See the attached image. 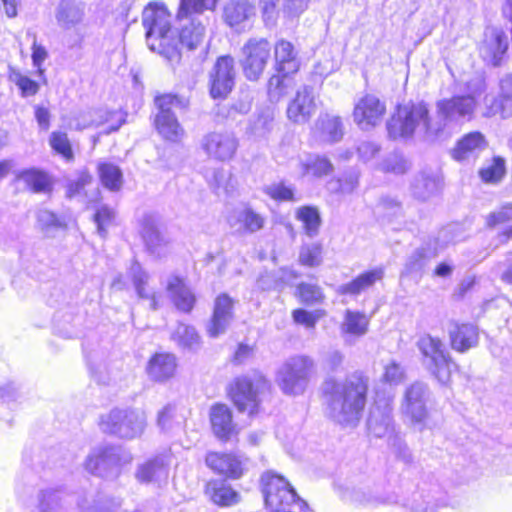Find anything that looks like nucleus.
<instances>
[{
    "instance_id": "nucleus-1",
    "label": "nucleus",
    "mask_w": 512,
    "mask_h": 512,
    "mask_svg": "<svg viewBox=\"0 0 512 512\" xmlns=\"http://www.w3.org/2000/svg\"><path fill=\"white\" fill-rule=\"evenodd\" d=\"M367 388V379L358 374L344 382L327 379L323 383V392L327 396L330 417L343 426L357 425L365 405Z\"/></svg>"
},
{
    "instance_id": "nucleus-2",
    "label": "nucleus",
    "mask_w": 512,
    "mask_h": 512,
    "mask_svg": "<svg viewBox=\"0 0 512 512\" xmlns=\"http://www.w3.org/2000/svg\"><path fill=\"white\" fill-rule=\"evenodd\" d=\"M386 128L388 136L394 140H408L418 136L434 141L444 132L443 122L430 117L424 102L399 105L387 121Z\"/></svg>"
},
{
    "instance_id": "nucleus-3",
    "label": "nucleus",
    "mask_w": 512,
    "mask_h": 512,
    "mask_svg": "<svg viewBox=\"0 0 512 512\" xmlns=\"http://www.w3.org/2000/svg\"><path fill=\"white\" fill-rule=\"evenodd\" d=\"M142 23L146 29V41L151 51L157 52L171 64L181 58L178 42L171 29V15L162 4L150 3L142 13Z\"/></svg>"
},
{
    "instance_id": "nucleus-4",
    "label": "nucleus",
    "mask_w": 512,
    "mask_h": 512,
    "mask_svg": "<svg viewBox=\"0 0 512 512\" xmlns=\"http://www.w3.org/2000/svg\"><path fill=\"white\" fill-rule=\"evenodd\" d=\"M416 346L425 370L441 385H449L453 373L458 370V365L450 356L442 340L430 334H423L418 338Z\"/></svg>"
},
{
    "instance_id": "nucleus-5",
    "label": "nucleus",
    "mask_w": 512,
    "mask_h": 512,
    "mask_svg": "<svg viewBox=\"0 0 512 512\" xmlns=\"http://www.w3.org/2000/svg\"><path fill=\"white\" fill-rule=\"evenodd\" d=\"M261 483L267 508L274 512H308L307 503L284 477L269 471L262 475Z\"/></svg>"
},
{
    "instance_id": "nucleus-6",
    "label": "nucleus",
    "mask_w": 512,
    "mask_h": 512,
    "mask_svg": "<svg viewBox=\"0 0 512 512\" xmlns=\"http://www.w3.org/2000/svg\"><path fill=\"white\" fill-rule=\"evenodd\" d=\"M132 459L131 453L121 447L98 446L89 453L84 467L93 475L116 479L121 474L122 468L130 464Z\"/></svg>"
},
{
    "instance_id": "nucleus-7",
    "label": "nucleus",
    "mask_w": 512,
    "mask_h": 512,
    "mask_svg": "<svg viewBox=\"0 0 512 512\" xmlns=\"http://www.w3.org/2000/svg\"><path fill=\"white\" fill-rule=\"evenodd\" d=\"M158 109L154 124L158 133L171 142H179L185 136V130L173 113V109H183L187 106L184 99L173 94H164L155 98Z\"/></svg>"
},
{
    "instance_id": "nucleus-8",
    "label": "nucleus",
    "mask_w": 512,
    "mask_h": 512,
    "mask_svg": "<svg viewBox=\"0 0 512 512\" xmlns=\"http://www.w3.org/2000/svg\"><path fill=\"white\" fill-rule=\"evenodd\" d=\"M314 368V361L305 355L288 358L277 372V382L285 394L302 393Z\"/></svg>"
},
{
    "instance_id": "nucleus-9",
    "label": "nucleus",
    "mask_w": 512,
    "mask_h": 512,
    "mask_svg": "<svg viewBox=\"0 0 512 512\" xmlns=\"http://www.w3.org/2000/svg\"><path fill=\"white\" fill-rule=\"evenodd\" d=\"M145 424L146 420L142 413L127 409H113L102 416L100 428L106 434L133 439L143 433Z\"/></svg>"
},
{
    "instance_id": "nucleus-10",
    "label": "nucleus",
    "mask_w": 512,
    "mask_h": 512,
    "mask_svg": "<svg viewBox=\"0 0 512 512\" xmlns=\"http://www.w3.org/2000/svg\"><path fill=\"white\" fill-rule=\"evenodd\" d=\"M269 390L268 381L261 375L253 379L241 377L235 380L231 397L240 412L253 415L258 412L260 396Z\"/></svg>"
},
{
    "instance_id": "nucleus-11",
    "label": "nucleus",
    "mask_w": 512,
    "mask_h": 512,
    "mask_svg": "<svg viewBox=\"0 0 512 512\" xmlns=\"http://www.w3.org/2000/svg\"><path fill=\"white\" fill-rule=\"evenodd\" d=\"M477 105L475 93L439 100L436 103L437 115L434 117V120H441L444 128L447 123L470 121L473 118Z\"/></svg>"
},
{
    "instance_id": "nucleus-12",
    "label": "nucleus",
    "mask_w": 512,
    "mask_h": 512,
    "mask_svg": "<svg viewBox=\"0 0 512 512\" xmlns=\"http://www.w3.org/2000/svg\"><path fill=\"white\" fill-rule=\"evenodd\" d=\"M271 57V45L265 38H251L242 47L240 60L245 77L256 81L260 78Z\"/></svg>"
},
{
    "instance_id": "nucleus-13",
    "label": "nucleus",
    "mask_w": 512,
    "mask_h": 512,
    "mask_svg": "<svg viewBox=\"0 0 512 512\" xmlns=\"http://www.w3.org/2000/svg\"><path fill=\"white\" fill-rule=\"evenodd\" d=\"M430 389L423 382H414L405 390L401 403V413L405 420L414 425H422L428 417L427 404L430 400Z\"/></svg>"
},
{
    "instance_id": "nucleus-14",
    "label": "nucleus",
    "mask_w": 512,
    "mask_h": 512,
    "mask_svg": "<svg viewBox=\"0 0 512 512\" xmlns=\"http://www.w3.org/2000/svg\"><path fill=\"white\" fill-rule=\"evenodd\" d=\"M239 140L231 131H212L201 140V148L206 155L216 161H230L236 154Z\"/></svg>"
},
{
    "instance_id": "nucleus-15",
    "label": "nucleus",
    "mask_w": 512,
    "mask_h": 512,
    "mask_svg": "<svg viewBox=\"0 0 512 512\" xmlns=\"http://www.w3.org/2000/svg\"><path fill=\"white\" fill-rule=\"evenodd\" d=\"M210 95L214 99H223L232 91L235 84L234 59L230 56L219 57L209 74Z\"/></svg>"
},
{
    "instance_id": "nucleus-16",
    "label": "nucleus",
    "mask_w": 512,
    "mask_h": 512,
    "mask_svg": "<svg viewBox=\"0 0 512 512\" xmlns=\"http://www.w3.org/2000/svg\"><path fill=\"white\" fill-rule=\"evenodd\" d=\"M386 113V105L377 96L366 94L355 104L354 122L361 130H371L382 122Z\"/></svg>"
},
{
    "instance_id": "nucleus-17",
    "label": "nucleus",
    "mask_w": 512,
    "mask_h": 512,
    "mask_svg": "<svg viewBox=\"0 0 512 512\" xmlns=\"http://www.w3.org/2000/svg\"><path fill=\"white\" fill-rule=\"evenodd\" d=\"M226 222L233 233L244 236L263 229L265 218L249 205L241 204L228 211Z\"/></svg>"
},
{
    "instance_id": "nucleus-18",
    "label": "nucleus",
    "mask_w": 512,
    "mask_h": 512,
    "mask_svg": "<svg viewBox=\"0 0 512 512\" xmlns=\"http://www.w3.org/2000/svg\"><path fill=\"white\" fill-rule=\"evenodd\" d=\"M170 456L159 454L139 463L135 470V479L141 484L160 486L169 476Z\"/></svg>"
},
{
    "instance_id": "nucleus-19",
    "label": "nucleus",
    "mask_w": 512,
    "mask_h": 512,
    "mask_svg": "<svg viewBox=\"0 0 512 512\" xmlns=\"http://www.w3.org/2000/svg\"><path fill=\"white\" fill-rule=\"evenodd\" d=\"M392 406L388 400L375 403L370 409L367 420V429L375 438H385L390 442L394 438V424L392 421Z\"/></svg>"
},
{
    "instance_id": "nucleus-20",
    "label": "nucleus",
    "mask_w": 512,
    "mask_h": 512,
    "mask_svg": "<svg viewBox=\"0 0 512 512\" xmlns=\"http://www.w3.org/2000/svg\"><path fill=\"white\" fill-rule=\"evenodd\" d=\"M316 108L313 88L303 86L288 103L286 114L291 122L305 124L315 114Z\"/></svg>"
},
{
    "instance_id": "nucleus-21",
    "label": "nucleus",
    "mask_w": 512,
    "mask_h": 512,
    "mask_svg": "<svg viewBox=\"0 0 512 512\" xmlns=\"http://www.w3.org/2000/svg\"><path fill=\"white\" fill-rule=\"evenodd\" d=\"M124 121L123 116L119 112L95 109L79 115L76 119V129L82 130L107 124L108 126L104 132L109 134L117 131Z\"/></svg>"
},
{
    "instance_id": "nucleus-22",
    "label": "nucleus",
    "mask_w": 512,
    "mask_h": 512,
    "mask_svg": "<svg viewBox=\"0 0 512 512\" xmlns=\"http://www.w3.org/2000/svg\"><path fill=\"white\" fill-rule=\"evenodd\" d=\"M233 299L227 294H220L214 303L211 320L207 324V333L216 338L223 334L233 319Z\"/></svg>"
},
{
    "instance_id": "nucleus-23",
    "label": "nucleus",
    "mask_w": 512,
    "mask_h": 512,
    "mask_svg": "<svg viewBox=\"0 0 512 512\" xmlns=\"http://www.w3.org/2000/svg\"><path fill=\"white\" fill-rule=\"evenodd\" d=\"M508 49V41L501 30L492 28L485 33V39L480 46V56L493 66L501 64L503 55Z\"/></svg>"
},
{
    "instance_id": "nucleus-24",
    "label": "nucleus",
    "mask_w": 512,
    "mask_h": 512,
    "mask_svg": "<svg viewBox=\"0 0 512 512\" xmlns=\"http://www.w3.org/2000/svg\"><path fill=\"white\" fill-rule=\"evenodd\" d=\"M206 465L215 473L237 479L242 475V462L233 454L209 452L205 458Z\"/></svg>"
},
{
    "instance_id": "nucleus-25",
    "label": "nucleus",
    "mask_w": 512,
    "mask_h": 512,
    "mask_svg": "<svg viewBox=\"0 0 512 512\" xmlns=\"http://www.w3.org/2000/svg\"><path fill=\"white\" fill-rule=\"evenodd\" d=\"M210 422L214 435L222 440H229L237 433L236 425L232 419V412L224 404H215L210 409Z\"/></svg>"
},
{
    "instance_id": "nucleus-26",
    "label": "nucleus",
    "mask_w": 512,
    "mask_h": 512,
    "mask_svg": "<svg viewBox=\"0 0 512 512\" xmlns=\"http://www.w3.org/2000/svg\"><path fill=\"white\" fill-rule=\"evenodd\" d=\"M85 16V5L75 0H61L55 9L58 26L69 30L81 24Z\"/></svg>"
},
{
    "instance_id": "nucleus-27",
    "label": "nucleus",
    "mask_w": 512,
    "mask_h": 512,
    "mask_svg": "<svg viewBox=\"0 0 512 512\" xmlns=\"http://www.w3.org/2000/svg\"><path fill=\"white\" fill-rule=\"evenodd\" d=\"M275 68L283 76L294 74L299 70L300 62L291 42L281 39L274 46Z\"/></svg>"
},
{
    "instance_id": "nucleus-28",
    "label": "nucleus",
    "mask_w": 512,
    "mask_h": 512,
    "mask_svg": "<svg viewBox=\"0 0 512 512\" xmlns=\"http://www.w3.org/2000/svg\"><path fill=\"white\" fill-rule=\"evenodd\" d=\"M487 146L485 137L480 132H470L464 135L452 151L457 161H466L476 158Z\"/></svg>"
},
{
    "instance_id": "nucleus-29",
    "label": "nucleus",
    "mask_w": 512,
    "mask_h": 512,
    "mask_svg": "<svg viewBox=\"0 0 512 512\" xmlns=\"http://www.w3.org/2000/svg\"><path fill=\"white\" fill-rule=\"evenodd\" d=\"M275 110L270 107L261 109L249 120L246 134L255 141L267 139L274 128Z\"/></svg>"
},
{
    "instance_id": "nucleus-30",
    "label": "nucleus",
    "mask_w": 512,
    "mask_h": 512,
    "mask_svg": "<svg viewBox=\"0 0 512 512\" xmlns=\"http://www.w3.org/2000/svg\"><path fill=\"white\" fill-rule=\"evenodd\" d=\"M141 234L151 254L161 256L164 253L167 241L161 235L158 221L154 216L146 215L143 218Z\"/></svg>"
},
{
    "instance_id": "nucleus-31",
    "label": "nucleus",
    "mask_w": 512,
    "mask_h": 512,
    "mask_svg": "<svg viewBox=\"0 0 512 512\" xmlns=\"http://www.w3.org/2000/svg\"><path fill=\"white\" fill-rule=\"evenodd\" d=\"M451 347L465 352L478 343V330L472 324H454L449 331Z\"/></svg>"
},
{
    "instance_id": "nucleus-32",
    "label": "nucleus",
    "mask_w": 512,
    "mask_h": 512,
    "mask_svg": "<svg viewBox=\"0 0 512 512\" xmlns=\"http://www.w3.org/2000/svg\"><path fill=\"white\" fill-rule=\"evenodd\" d=\"M383 276L384 270L381 267L366 271L354 280L340 285L337 292L341 295H358L372 287L377 281L381 280Z\"/></svg>"
},
{
    "instance_id": "nucleus-33",
    "label": "nucleus",
    "mask_w": 512,
    "mask_h": 512,
    "mask_svg": "<svg viewBox=\"0 0 512 512\" xmlns=\"http://www.w3.org/2000/svg\"><path fill=\"white\" fill-rule=\"evenodd\" d=\"M176 369V359L168 353L154 355L147 366V373L154 381H166L171 378Z\"/></svg>"
},
{
    "instance_id": "nucleus-34",
    "label": "nucleus",
    "mask_w": 512,
    "mask_h": 512,
    "mask_svg": "<svg viewBox=\"0 0 512 512\" xmlns=\"http://www.w3.org/2000/svg\"><path fill=\"white\" fill-rule=\"evenodd\" d=\"M314 136L322 142L334 143L343 136L341 119L336 116H320L314 128Z\"/></svg>"
},
{
    "instance_id": "nucleus-35",
    "label": "nucleus",
    "mask_w": 512,
    "mask_h": 512,
    "mask_svg": "<svg viewBox=\"0 0 512 512\" xmlns=\"http://www.w3.org/2000/svg\"><path fill=\"white\" fill-rule=\"evenodd\" d=\"M17 180L34 193H48L52 190L51 176L36 168L26 169L18 173Z\"/></svg>"
},
{
    "instance_id": "nucleus-36",
    "label": "nucleus",
    "mask_w": 512,
    "mask_h": 512,
    "mask_svg": "<svg viewBox=\"0 0 512 512\" xmlns=\"http://www.w3.org/2000/svg\"><path fill=\"white\" fill-rule=\"evenodd\" d=\"M369 319L358 311L346 310L340 331L346 340L349 338H360L368 331Z\"/></svg>"
},
{
    "instance_id": "nucleus-37",
    "label": "nucleus",
    "mask_w": 512,
    "mask_h": 512,
    "mask_svg": "<svg viewBox=\"0 0 512 512\" xmlns=\"http://www.w3.org/2000/svg\"><path fill=\"white\" fill-rule=\"evenodd\" d=\"M167 290L179 310L183 312H190L192 310L195 296L180 278L172 277L168 282Z\"/></svg>"
},
{
    "instance_id": "nucleus-38",
    "label": "nucleus",
    "mask_w": 512,
    "mask_h": 512,
    "mask_svg": "<svg viewBox=\"0 0 512 512\" xmlns=\"http://www.w3.org/2000/svg\"><path fill=\"white\" fill-rule=\"evenodd\" d=\"M205 36V27L203 24L196 20L191 19L190 22L184 25L176 37L178 46H186L189 50L196 49L203 41Z\"/></svg>"
},
{
    "instance_id": "nucleus-39",
    "label": "nucleus",
    "mask_w": 512,
    "mask_h": 512,
    "mask_svg": "<svg viewBox=\"0 0 512 512\" xmlns=\"http://www.w3.org/2000/svg\"><path fill=\"white\" fill-rule=\"evenodd\" d=\"M129 274L132 278L133 285L138 297L142 299H149L151 301V308L156 309L157 301L155 294L152 290L147 288L149 279L148 273L142 269L138 262H134L129 269Z\"/></svg>"
},
{
    "instance_id": "nucleus-40",
    "label": "nucleus",
    "mask_w": 512,
    "mask_h": 512,
    "mask_svg": "<svg viewBox=\"0 0 512 512\" xmlns=\"http://www.w3.org/2000/svg\"><path fill=\"white\" fill-rule=\"evenodd\" d=\"M253 14V6L248 0H230L224 8V19L226 23L234 27Z\"/></svg>"
},
{
    "instance_id": "nucleus-41",
    "label": "nucleus",
    "mask_w": 512,
    "mask_h": 512,
    "mask_svg": "<svg viewBox=\"0 0 512 512\" xmlns=\"http://www.w3.org/2000/svg\"><path fill=\"white\" fill-rule=\"evenodd\" d=\"M208 490L212 501L219 506H232L240 502L239 493L225 482H211Z\"/></svg>"
},
{
    "instance_id": "nucleus-42",
    "label": "nucleus",
    "mask_w": 512,
    "mask_h": 512,
    "mask_svg": "<svg viewBox=\"0 0 512 512\" xmlns=\"http://www.w3.org/2000/svg\"><path fill=\"white\" fill-rule=\"evenodd\" d=\"M295 218L302 223L305 234L313 238L318 235L321 217L317 207L302 206L295 212Z\"/></svg>"
},
{
    "instance_id": "nucleus-43",
    "label": "nucleus",
    "mask_w": 512,
    "mask_h": 512,
    "mask_svg": "<svg viewBox=\"0 0 512 512\" xmlns=\"http://www.w3.org/2000/svg\"><path fill=\"white\" fill-rule=\"evenodd\" d=\"M303 176L312 175L320 178L327 176L333 171V165L326 157L320 155H309L299 162Z\"/></svg>"
},
{
    "instance_id": "nucleus-44",
    "label": "nucleus",
    "mask_w": 512,
    "mask_h": 512,
    "mask_svg": "<svg viewBox=\"0 0 512 512\" xmlns=\"http://www.w3.org/2000/svg\"><path fill=\"white\" fill-rule=\"evenodd\" d=\"M440 188V180L431 173H420L412 184V191L415 197L426 200L435 195Z\"/></svg>"
},
{
    "instance_id": "nucleus-45",
    "label": "nucleus",
    "mask_w": 512,
    "mask_h": 512,
    "mask_svg": "<svg viewBox=\"0 0 512 512\" xmlns=\"http://www.w3.org/2000/svg\"><path fill=\"white\" fill-rule=\"evenodd\" d=\"M512 218V206L507 204L499 210L490 213L487 217V225L494 229H503L500 235L501 242H507L512 233V226L510 221Z\"/></svg>"
},
{
    "instance_id": "nucleus-46",
    "label": "nucleus",
    "mask_w": 512,
    "mask_h": 512,
    "mask_svg": "<svg viewBox=\"0 0 512 512\" xmlns=\"http://www.w3.org/2000/svg\"><path fill=\"white\" fill-rule=\"evenodd\" d=\"M506 173L505 160L495 156L479 170L480 179L487 184L499 183Z\"/></svg>"
},
{
    "instance_id": "nucleus-47",
    "label": "nucleus",
    "mask_w": 512,
    "mask_h": 512,
    "mask_svg": "<svg viewBox=\"0 0 512 512\" xmlns=\"http://www.w3.org/2000/svg\"><path fill=\"white\" fill-rule=\"evenodd\" d=\"M99 177L102 184L111 191H117L123 183L120 168L112 163H100L98 166Z\"/></svg>"
},
{
    "instance_id": "nucleus-48",
    "label": "nucleus",
    "mask_w": 512,
    "mask_h": 512,
    "mask_svg": "<svg viewBox=\"0 0 512 512\" xmlns=\"http://www.w3.org/2000/svg\"><path fill=\"white\" fill-rule=\"evenodd\" d=\"M512 77L507 75L500 80V93L499 97L493 104L494 113H500L502 117L509 116V109L512 105Z\"/></svg>"
},
{
    "instance_id": "nucleus-49",
    "label": "nucleus",
    "mask_w": 512,
    "mask_h": 512,
    "mask_svg": "<svg viewBox=\"0 0 512 512\" xmlns=\"http://www.w3.org/2000/svg\"><path fill=\"white\" fill-rule=\"evenodd\" d=\"M323 261V246L321 243L313 242L303 244L299 251V263L307 267H317Z\"/></svg>"
},
{
    "instance_id": "nucleus-50",
    "label": "nucleus",
    "mask_w": 512,
    "mask_h": 512,
    "mask_svg": "<svg viewBox=\"0 0 512 512\" xmlns=\"http://www.w3.org/2000/svg\"><path fill=\"white\" fill-rule=\"evenodd\" d=\"M219 0H180L178 19L187 18L191 13L214 10Z\"/></svg>"
},
{
    "instance_id": "nucleus-51",
    "label": "nucleus",
    "mask_w": 512,
    "mask_h": 512,
    "mask_svg": "<svg viewBox=\"0 0 512 512\" xmlns=\"http://www.w3.org/2000/svg\"><path fill=\"white\" fill-rule=\"evenodd\" d=\"M173 340H175L180 346L187 348H195L199 345V335L192 326H188L180 323L172 334Z\"/></svg>"
},
{
    "instance_id": "nucleus-52",
    "label": "nucleus",
    "mask_w": 512,
    "mask_h": 512,
    "mask_svg": "<svg viewBox=\"0 0 512 512\" xmlns=\"http://www.w3.org/2000/svg\"><path fill=\"white\" fill-rule=\"evenodd\" d=\"M401 203L396 199L385 197L376 206L375 213L383 221L391 222L401 215Z\"/></svg>"
},
{
    "instance_id": "nucleus-53",
    "label": "nucleus",
    "mask_w": 512,
    "mask_h": 512,
    "mask_svg": "<svg viewBox=\"0 0 512 512\" xmlns=\"http://www.w3.org/2000/svg\"><path fill=\"white\" fill-rule=\"evenodd\" d=\"M9 79L19 88L22 97L33 96L39 91V84L37 82L17 70L13 69L10 71Z\"/></svg>"
},
{
    "instance_id": "nucleus-54",
    "label": "nucleus",
    "mask_w": 512,
    "mask_h": 512,
    "mask_svg": "<svg viewBox=\"0 0 512 512\" xmlns=\"http://www.w3.org/2000/svg\"><path fill=\"white\" fill-rule=\"evenodd\" d=\"M297 290L301 301L307 305L319 304L324 300V294L317 285L301 283Z\"/></svg>"
},
{
    "instance_id": "nucleus-55",
    "label": "nucleus",
    "mask_w": 512,
    "mask_h": 512,
    "mask_svg": "<svg viewBox=\"0 0 512 512\" xmlns=\"http://www.w3.org/2000/svg\"><path fill=\"white\" fill-rule=\"evenodd\" d=\"M263 191L270 198L277 201H294V191L284 183H272L263 188Z\"/></svg>"
},
{
    "instance_id": "nucleus-56",
    "label": "nucleus",
    "mask_w": 512,
    "mask_h": 512,
    "mask_svg": "<svg viewBox=\"0 0 512 512\" xmlns=\"http://www.w3.org/2000/svg\"><path fill=\"white\" fill-rule=\"evenodd\" d=\"M51 147L66 159L73 157L71 145L66 133L53 132L50 136Z\"/></svg>"
},
{
    "instance_id": "nucleus-57",
    "label": "nucleus",
    "mask_w": 512,
    "mask_h": 512,
    "mask_svg": "<svg viewBox=\"0 0 512 512\" xmlns=\"http://www.w3.org/2000/svg\"><path fill=\"white\" fill-rule=\"evenodd\" d=\"M408 167L407 161L398 153L390 154L382 164L384 171L394 174H403L408 170Z\"/></svg>"
},
{
    "instance_id": "nucleus-58",
    "label": "nucleus",
    "mask_w": 512,
    "mask_h": 512,
    "mask_svg": "<svg viewBox=\"0 0 512 512\" xmlns=\"http://www.w3.org/2000/svg\"><path fill=\"white\" fill-rule=\"evenodd\" d=\"M61 496L58 490H44L39 495V508L41 511H49L60 505Z\"/></svg>"
},
{
    "instance_id": "nucleus-59",
    "label": "nucleus",
    "mask_w": 512,
    "mask_h": 512,
    "mask_svg": "<svg viewBox=\"0 0 512 512\" xmlns=\"http://www.w3.org/2000/svg\"><path fill=\"white\" fill-rule=\"evenodd\" d=\"M358 186V176L356 174H349L343 179H339L336 183H330L329 189L343 194L353 192Z\"/></svg>"
},
{
    "instance_id": "nucleus-60",
    "label": "nucleus",
    "mask_w": 512,
    "mask_h": 512,
    "mask_svg": "<svg viewBox=\"0 0 512 512\" xmlns=\"http://www.w3.org/2000/svg\"><path fill=\"white\" fill-rule=\"evenodd\" d=\"M37 222L42 229L63 227L64 223L53 212L41 209L37 212Z\"/></svg>"
},
{
    "instance_id": "nucleus-61",
    "label": "nucleus",
    "mask_w": 512,
    "mask_h": 512,
    "mask_svg": "<svg viewBox=\"0 0 512 512\" xmlns=\"http://www.w3.org/2000/svg\"><path fill=\"white\" fill-rule=\"evenodd\" d=\"M320 318L318 311L309 312L304 309H296L293 311V319L297 324L304 325L307 328H314L316 322Z\"/></svg>"
},
{
    "instance_id": "nucleus-62",
    "label": "nucleus",
    "mask_w": 512,
    "mask_h": 512,
    "mask_svg": "<svg viewBox=\"0 0 512 512\" xmlns=\"http://www.w3.org/2000/svg\"><path fill=\"white\" fill-rule=\"evenodd\" d=\"M94 218L97 224L98 233L101 236H105V226L108 225L114 218V211L107 206H103L97 210Z\"/></svg>"
},
{
    "instance_id": "nucleus-63",
    "label": "nucleus",
    "mask_w": 512,
    "mask_h": 512,
    "mask_svg": "<svg viewBox=\"0 0 512 512\" xmlns=\"http://www.w3.org/2000/svg\"><path fill=\"white\" fill-rule=\"evenodd\" d=\"M405 377V372L403 367L396 363L395 361H391L385 367L384 379L386 382L391 384L400 383Z\"/></svg>"
},
{
    "instance_id": "nucleus-64",
    "label": "nucleus",
    "mask_w": 512,
    "mask_h": 512,
    "mask_svg": "<svg viewBox=\"0 0 512 512\" xmlns=\"http://www.w3.org/2000/svg\"><path fill=\"white\" fill-rule=\"evenodd\" d=\"M427 264V258L423 251H415L406 263V270L408 273L421 272Z\"/></svg>"
}]
</instances>
